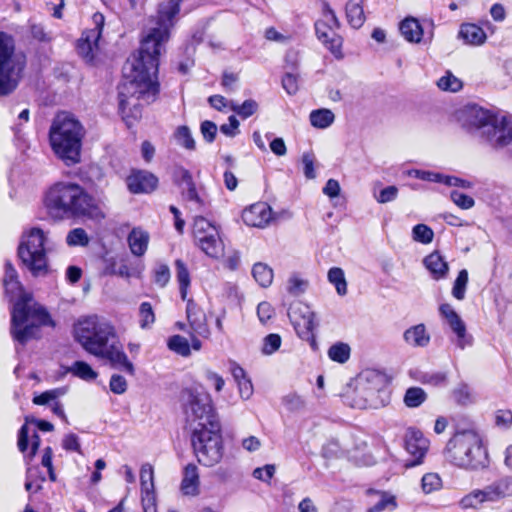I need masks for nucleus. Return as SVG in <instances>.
<instances>
[{
    "label": "nucleus",
    "mask_w": 512,
    "mask_h": 512,
    "mask_svg": "<svg viewBox=\"0 0 512 512\" xmlns=\"http://www.w3.org/2000/svg\"><path fill=\"white\" fill-rule=\"evenodd\" d=\"M424 265L433 278L438 280L446 277L449 267L438 252H433L424 258Z\"/></svg>",
    "instance_id": "obj_27"
},
{
    "label": "nucleus",
    "mask_w": 512,
    "mask_h": 512,
    "mask_svg": "<svg viewBox=\"0 0 512 512\" xmlns=\"http://www.w3.org/2000/svg\"><path fill=\"white\" fill-rule=\"evenodd\" d=\"M383 384V376L375 371L361 374L357 387L350 396L353 408L367 409L378 407V397Z\"/></svg>",
    "instance_id": "obj_11"
},
{
    "label": "nucleus",
    "mask_w": 512,
    "mask_h": 512,
    "mask_svg": "<svg viewBox=\"0 0 512 512\" xmlns=\"http://www.w3.org/2000/svg\"><path fill=\"white\" fill-rule=\"evenodd\" d=\"M281 337L279 334L271 333L263 339L261 351L264 355H271L281 346Z\"/></svg>",
    "instance_id": "obj_52"
},
{
    "label": "nucleus",
    "mask_w": 512,
    "mask_h": 512,
    "mask_svg": "<svg viewBox=\"0 0 512 512\" xmlns=\"http://www.w3.org/2000/svg\"><path fill=\"white\" fill-rule=\"evenodd\" d=\"M126 182L131 193H150L157 187L158 178L148 171L137 170L127 177Z\"/></svg>",
    "instance_id": "obj_19"
},
{
    "label": "nucleus",
    "mask_w": 512,
    "mask_h": 512,
    "mask_svg": "<svg viewBox=\"0 0 512 512\" xmlns=\"http://www.w3.org/2000/svg\"><path fill=\"white\" fill-rule=\"evenodd\" d=\"M307 288V281L299 278L296 275L288 279L287 291L293 296H299L305 292Z\"/></svg>",
    "instance_id": "obj_54"
},
{
    "label": "nucleus",
    "mask_w": 512,
    "mask_h": 512,
    "mask_svg": "<svg viewBox=\"0 0 512 512\" xmlns=\"http://www.w3.org/2000/svg\"><path fill=\"white\" fill-rule=\"evenodd\" d=\"M350 351L348 344L339 342L329 348L328 356L331 360L343 364L350 358Z\"/></svg>",
    "instance_id": "obj_39"
},
{
    "label": "nucleus",
    "mask_w": 512,
    "mask_h": 512,
    "mask_svg": "<svg viewBox=\"0 0 512 512\" xmlns=\"http://www.w3.org/2000/svg\"><path fill=\"white\" fill-rule=\"evenodd\" d=\"M326 21H317L315 31L318 39L336 56L341 57L342 40Z\"/></svg>",
    "instance_id": "obj_20"
},
{
    "label": "nucleus",
    "mask_w": 512,
    "mask_h": 512,
    "mask_svg": "<svg viewBox=\"0 0 512 512\" xmlns=\"http://www.w3.org/2000/svg\"><path fill=\"white\" fill-rule=\"evenodd\" d=\"M454 400L460 405H467L473 402V396L467 384H459L452 392Z\"/></svg>",
    "instance_id": "obj_50"
},
{
    "label": "nucleus",
    "mask_w": 512,
    "mask_h": 512,
    "mask_svg": "<svg viewBox=\"0 0 512 512\" xmlns=\"http://www.w3.org/2000/svg\"><path fill=\"white\" fill-rule=\"evenodd\" d=\"M109 387L114 394L120 395L126 392L127 381L123 376L113 374L110 378Z\"/></svg>",
    "instance_id": "obj_59"
},
{
    "label": "nucleus",
    "mask_w": 512,
    "mask_h": 512,
    "mask_svg": "<svg viewBox=\"0 0 512 512\" xmlns=\"http://www.w3.org/2000/svg\"><path fill=\"white\" fill-rule=\"evenodd\" d=\"M397 196L398 188L394 185H391L382 189L379 195L376 197V200L377 202L384 204L395 200Z\"/></svg>",
    "instance_id": "obj_63"
},
{
    "label": "nucleus",
    "mask_w": 512,
    "mask_h": 512,
    "mask_svg": "<svg viewBox=\"0 0 512 512\" xmlns=\"http://www.w3.org/2000/svg\"><path fill=\"white\" fill-rule=\"evenodd\" d=\"M94 28L83 31L76 44L78 55L87 63H92L99 51V39L104 26V16L101 13L93 15Z\"/></svg>",
    "instance_id": "obj_13"
},
{
    "label": "nucleus",
    "mask_w": 512,
    "mask_h": 512,
    "mask_svg": "<svg viewBox=\"0 0 512 512\" xmlns=\"http://www.w3.org/2000/svg\"><path fill=\"white\" fill-rule=\"evenodd\" d=\"M348 23L355 29L362 27L365 22V14L361 1L350 0L345 6Z\"/></svg>",
    "instance_id": "obj_28"
},
{
    "label": "nucleus",
    "mask_w": 512,
    "mask_h": 512,
    "mask_svg": "<svg viewBox=\"0 0 512 512\" xmlns=\"http://www.w3.org/2000/svg\"><path fill=\"white\" fill-rule=\"evenodd\" d=\"M484 502H489L485 487L483 489H475L471 491L460 500L459 504L463 509H475Z\"/></svg>",
    "instance_id": "obj_31"
},
{
    "label": "nucleus",
    "mask_w": 512,
    "mask_h": 512,
    "mask_svg": "<svg viewBox=\"0 0 512 512\" xmlns=\"http://www.w3.org/2000/svg\"><path fill=\"white\" fill-rule=\"evenodd\" d=\"M26 67V55L15 49L12 36L0 31V96L11 94Z\"/></svg>",
    "instance_id": "obj_9"
},
{
    "label": "nucleus",
    "mask_w": 512,
    "mask_h": 512,
    "mask_svg": "<svg viewBox=\"0 0 512 512\" xmlns=\"http://www.w3.org/2000/svg\"><path fill=\"white\" fill-rule=\"evenodd\" d=\"M276 471V467L273 464H266L263 467H258L254 469L252 475L254 478L261 480L263 482H269L271 478L274 476Z\"/></svg>",
    "instance_id": "obj_58"
},
{
    "label": "nucleus",
    "mask_w": 512,
    "mask_h": 512,
    "mask_svg": "<svg viewBox=\"0 0 512 512\" xmlns=\"http://www.w3.org/2000/svg\"><path fill=\"white\" fill-rule=\"evenodd\" d=\"M405 446L407 452L414 457L410 466H416L422 462L428 451L429 440L423 433L415 428H409L405 435Z\"/></svg>",
    "instance_id": "obj_17"
},
{
    "label": "nucleus",
    "mask_w": 512,
    "mask_h": 512,
    "mask_svg": "<svg viewBox=\"0 0 512 512\" xmlns=\"http://www.w3.org/2000/svg\"><path fill=\"white\" fill-rule=\"evenodd\" d=\"M450 464L465 470H478L488 465V454L481 436L474 430L455 433L443 451Z\"/></svg>",
    "instance_id": "obj_6"
},
{
    "label": "nucleus",
    "mask_w": 512,
    "mask_h": 512,
    "mask_svg": "<svg viewBox=\"0 0 512 512\" xmlns=\"http://www.w3.org/2000/svg\"><path fill=\"white\" fill-rule=\"evenodd\" d=\"M67 372L87 382L93 381L98 377V373L85 361H75L67 368Z\"/></svg>",
    "instance_id": "obj_30"
},
{
    "label": "nucleus",
    "mask_w": 512,
    "mask_h": 512,
    "mask_svg": "<svg viewBox=\"0 0 512 512\" xmlns=\"http://www.w3.org/2000/svg\"><path fill=\"white\" fill-rule=\"evenodd\" d=\"M412 237L414 241L429 244L433 240L434 232L425 224H417L412 229Z\"/></svg>",
    "instance_id": "obj_44"
},
{
    "label": "nucleus",
    "mask_w": 512,
    "mask_h": 512,
    "mask_svg": "<svg viewBox=\"0 0 512 512\" xmlns=\"http://www.w3.org/2000/svg\"><path fill=\"white\" fill-rule=\"evenodd\" d=\"M74 337L88 353L96 356L116 337L114 326L107 319L89 315L74 324Z\"/></svg>",
    "instance_id": "obj_8"
},
{
    "label": "nucleus",
    "mask_w": 512,
    "mask_h": 512,
    "mask_svg": "<svg viewBox=\"0 0 512 512\" xmlns=\"http://www.w3.org/2000/svg\"><path fill=\"white\" fill-rule=\"evenodd\" d=\"M489 502H499L512 496V476H506L485 486Z\"/></svg>",
    "instance_id": "obj_22"
},
{
    "label": "nucleus",
    "mask_w": 512,
    "mask_h": 512,
    "mask_svg": "<svg viewBox=\"0 0 512 512\" xmlns=\"http://www.w3.org/2000/svg\"><path fill=\"white\" fill-rule=\"evenodd\" d=\"M175 139L178 145L188 150L195 149V141L192 137L191 131L187 126H180L175 132Z\"/></svg>",
    "instance_id": "obj_43"
},
{
    "label": "nucleus",
    "mask_w": 512,
    "mask_h": 512,
    "mask_svg": "<svg viewBox=\"0 0 512 512\" xmlns=\"http://www.w3.org/2000/svg\"><path fill=\"white\" fill-rule=\"evenodd\" d=\"M464 123L474 128L491 146L502 148L512 143V124L506 117L478 105H469L463 110Z\"/></svg>",
    "instance_id": "obj_7"
},
{
    "label": "nucleus",
    "mask_w": 512,
    "mask_h": 512,
    "mask_svg": "<svg viewBox=\"0 0 512 512\" xmlns=\"http://www.w3.org/2000/svg\"><path fill=\"white\" fill-rule=\"evenodd\" d=\"M45 205L50 215L58 219L104 217L96 200L75 183L59 182L53 185L46 194Z\"/></svg>",
    "instance_id": "obj_4"
},
{
    "label": "nucleus",
    "mask_w": 512,
    "mask_h": 512,
    "mask_svg": "<svg viewBox=\"0 0 512 512\" xmlns=\"http://www.w3.org/2000/svg\"><path fill=\"white\" fill-rule=\"evenodd\" d=\"M450 197L451 200L462 209H470L475 204V201L472 197L456 190L451 192Z\"/></svg>",
    "instance_id": "obj_57"
},
{
    "label": "nucleus",
    "mask_w": 512,
    "mask_h": 512,
    "mask_svg": "<svg viewBox=\"0 0 512 512\" xmlns=\"http://www.w3.org/2000/svg\"><path fill=\"white\" fill-rule=\"evenodd\" d=\"M45 481L44 477L37 479V469L29 468L27 470L25 489L27 491L38 492L42 489V483Z\"/></svg>",
    "instance_id": "obj_53"
},
{
    "label": "nucleus",
    "mask_w": 512,
    "mask_h": 512,
    "mask_svg": "<svg viewBox=\"0 0 512 512\" xmlns=\"http://www.w3.org/2000/svg\"><path fill=\"white\" fill-rule=\"evenodd\" d=\"M66 242L69 246H86L89 243V237L84 229L75 228L68 233Z\"/></svg>",
    "instance_id": "obj_48"
},
{
    "label": "nucleus",
    "mask_w": 512,
    "mask_h": 512,
    "mask_svg": "<svg viewBox=\"0 0 512 512\" xmlns=\"http://www.w3.org/2000/svg\"><path fill=\"white\" fill-rule=\"evenodd\" d=\"M3 285L6 294L14 301L11 310L12 337L24 345L34 338L39 326L52 324V320L45 308L34 301L32 294L23 291L17 271L10 261L5 263Z\"/></svg>",
    "instance_id": "obj_3"
},
{
    "label": "nucleus",
    "mask_w": 512,
    "mask_h": 512,
    "mask_svg": "<svg viewBox=\"0 0 512 512\" xmlns=\"http://www.w3.org/2000/svg\"><path fill=\"white\" fill-rule=\"evenodd\" d=\"M439 312L456 335V345L460 349L470 346L472 344V337L467 335L466 325L454 308L450 304L444 303L440 305Z\"/></svg>",
    "instance_id": "obj_15"
},
{
    "label": "nucleus",
    "mask_w": 512,
    "mask_h": 512,
    "mask_svg": "<svg viewBox=\"0 0 512 512\" xmlns=\"http://www.w3.org/2000/svg\"><path fill=\"white\" fill-rule=\"evenodd\" d=\"M180 3L181 0H168L159 5L157 16L149 20L143 32L138 55L123 66L118 98L119 110L128 126L141 117V102L149 104L159 93V56L165 51Z\"/></svg>",
    "instance_id": "obj_1"
},
{
    "label": "nucleus",
    "mask_w": 512,
    "mask_h": 512,
    "mask_svg": "<svg viewBox=\"0 0 512 512\" xmlns=\"http://www.w3.org/2000/svg\"><path fill=\"white\" fill-rule=\"evenodd\" d=\"M167 345L171 351H173L183 357L190 355V352H191L190 344H189L188 340L183 336L174 335V336L170 337Z\"/></svg>",
    "instance_id": "obj_40"
},
{
    "label": "nucleus",
    "mask_w": 512,
    "mask_h": 512,
    "mask_svg": "<svg viewBox=\"0 0 512 512\" xmlns=\"http://www.w3.org/2000/svg\"><path fill=\"white\" fill-rule=\"evenodd\" d=\"M282 85L285 91L293 95L298 91V78L293 72H286L282 78Z\"/></svg>",
    "instance_id": "obj_61"
},
{
    "label": "nucleus",
    "mask_w": 512,
    "mask_h": 512,
    "mask_svg": "<svg viewBox=\"0 0 512 512\" xmlns=\"http://www.w3.org/2000/svg\"><path fill=\"white\" fill-rule=\"evenodd\" d=\"M217 130V125L212 121L206 120L201 123V134L208 143H212L214 141L217 134Z\"/></svg>",
    "instance_id": "obj_60"
},
{
    "label": "nucleus",
    "mask_w": 512,
    "mask_h": 512,
    "mask_svg": "<svg viewBox=\"0 0 512 512\" xmlns=\"http://www.w3.org/2000/svg\"><path fill=\"white\" fill-rule=\"evenodd\" d=\"M437 86L443 91L457 92L462 88V82L452 73L447 72L438 80Z\"/></svg>",
    "instance_id": "obj_45"
},
{
    "label": "nucleus",
    "mask_w": 512,
    "mask_h": 512,
    "mask_svg": "<svg viewBox=\"0 0 512 512\" xmlns=\"http://www.w3.org/2000/svg\"><path fill=\"white\" fill-rule=\"evenodd\" d=\"M141 493L154 491V470L150 464H144L140 470Z\"/></svg>",
    "instance_id": "obj_41"
},
{
    "label": "nucleus",
    "mask_w": 512,
    "mask_h": 512,
    "mask_svg": "<svg viewBox=\"0 0 512 512\" xmlns=\"http://www.w3.org/2000/svg\"><path fill=\"white\" fill-rule=\"evenodd\" d=\"M177 280L179 282L180 294L183 300H186L188 287L190 285V274L185 263L177 259L175 261Z\"/></svg>",
    "instance_id": "obj_34"
},
{
    "label": "nucleus",
    "mask_w": 512,
    "mask_h": 512,
    "mask_svg": "<svg viewBox=\"0 0 512 512\" xmlns=\"http://www.w3.org/2000/svg\"><path fill=\"white\" fill-rule=\"evenodd\" d=\"M140 327L149 328L155 321V314L149 302H143L139 308Z\"/></svg>",
    "instance_id": "obj_51"
},
{
    "label": "nucleus",
    "mask_w": 512,
    "mask_h": 512,
    "mask_svg": "<svg viewBox=\"0 0 512 512\" xmlns=\"http://www.w3.org/2000/svg\"><path fill=\"white\" fill-rule=\"evenodd\" d=\"M181 491L187 496H197L200 493V478L195 464H188L183 471Z\"/></svg>",
    "instance_id": "obj_23"
},
{
    "label": "nucleus",
    "mask_w": 512,
    "mask_h": 512,
    "mask_svg": "<svg viewBox=\"0 0 512 512\" xmlns=\"http://www.w3.org/2000/svg\"><path fill=\"white\" fill-rule=\"evenodd\" d=\"M309 118L313 127L325 129L334 122L335 116L329 109H318L313 110Z\"/></svg>",
    "instance_id": "obj_32"
},
{
    "label": "nucleus",
    "mask_w": 512,
    "mask_h": 512,
    "mask_svg": "<svg viewBox=\"0 0 512 512\" xmlns=\"http://www.w3.org/2000/svg\"><path fill=\"white\" fill-rule=\"evenodd\" d=\"M405 343L414 348H423L430 343V334L427 332L424 324H417L403 333Z\"/></svg>",
    "instance_id": "obj_24"
},
{
    "label": "nucleus",
    "mask_w": 512,
    "mask_h": 512,
    "mask_svg": "<svg viewBox=\"0 0 512 512\" xmlns=\"http://www.w3.org/2000/svg\"><path fill=\"white\" fill-rule=\"evenodd\" d=\"M288 316L297 334L302 339L311 340L314 343V330L318 323L315 320V313L310 307L304 304L292 306L288 311Z\"/></svg>",
    "instance_id": "obj_14"
},
{
    "label": "nucleus",
    "mask_w": 512,
    "mask_h": 512,
    "mask_svg": "<svg viewBox=\"0 0 512 512\" xmlns=\"http://www.w3.org/2000/svg\"><path fill=\"white\" fill-rule=\"evenodd\" d=\"M171 274L170 269L168 265L166 264H159L154 272V282L159 287H165L169 280H170Z\"/></svg>",
    "instance_id": "obj_55"
},
{
    "label": "nucleus",
    "mask_w": 512,
    "mask_h": 512,
    "mask_svg": "<svg viewBox=\"0 0 512 512\" xmlns=\"http://www.w3.org/2000/svg\"><path fill=\"white\" fill-rule=\"evenodd\" d=\"M84 134V127L79 120L68 113H59L53 120L49 131L50 145L67 166L80 162Z\"/></svg>",
    "instance_id": "obj_5"
},
{
    "label": "nucleus",
    "mask_w": 512,
    "mask_h": 512,
    "mask_svg": "<svg viewBox=\"0 0 512 512\" xmlns=\"http://www.w3.org/2000/svg\"><path fill=\"white\" fill-rule=\"evenodd\" d=\"M252 274L256 282L262 287H268L272 283L273 270L264 263L254 264Z\"/></svg>",
    "instance_id": "obj_35"
},
{
    "label": "nucleus",
    "mask_w": 512,
    "mask_h": 512,
    "mask_svg": "<svg viewBox=\"0 0 512 512\" xmlns=\"http://www.w3.org/2000/svg\"><path fill=\"white\" fill-rule=\"evenodd\" d=\"M149 239L148 232L141 228H133L127 238L131 253L137 257L143 256L147 251Z\"/></svg>",
    "instance_id": "obj_26"
},
{
    "label": "nucleus",
    "mask_w": 512,
    "mask_h": 512,
    "mask_svg": "<svg viewBox=\"0 0 512 512\" xmlns=\"http://www.w3.org/2000/svg\"><path fill=\"white\" fill-rule=\"evenodd\" d=\"M185 404L186 421L192 431L191 442L200 464L213 467L224 454L220 422L206 393L188 390Z\"/></svg>",
    "instance_id": "obj_2"
},
{
    "label": "nucleus",
    "mask_w": 512,
    "mask_h": 512,
    "mask_svg": "<svg viewBox=\"0 0 512 512\" xmlns=\"http://www.w3.org/2000/svg\"><path fill=\"white\" fill-rule=\"evenodd\" d=\"M328 281L334 285L336 292L340 296L347 294V281L343 269L332 267L327 274Z\"/></svg>",
    "instance_id": "obj_33"
},
{
    "label": "nucleus",
    "mask_w": 512,
    "mask_h": 512,
    "mask_svg": "<svg viewBox=\"0 0 512 512\" xmlns=\"http://www.w3.org/2000/svg\"><path fill=\"white\" fill-rule=\"evenodd\" d=\"M143 271V265L140 263L131 264L128 263L127 258H119L118 268L116 275L124 278L139 277Z\"/></svg>",
    "instance_id": "obj_36"
},
{
    "label": "nucleus",
    "mask_w": 512,
    "mask_h": 512,
    "mask_svg": "<svg viewBox=\"0 0 512 512\" xmlns=\"http://www.w3.org/2000/svg\"><path fill=\"white\" fill-rule=\"evenodd\" d=\"M243 222L251 227L264 228L272 219V209L264 202H258L244 209Z\"/></svg>",
    "instance_id": "obj_18"
},
{
    "label": "nucleus",
    "mask_w": 512,
    "mask_h": 512,
    "mask_svg": "<svg viewBox=\"0 0 512 512\" xmlns=\"http://www.w3.org/2000/svg\"><path fill=\"white\" fill-rule=\"evenodd\" d=\"M193 236L196 245L209 257L217 258L223 252V243L218 229L206 218L199 216L194 219Z\"/></svg>",
    "instance_id": "obj_12"
},
{
    "label": "nucleus",
    "mask_w": 512,
    "mask_h": 512,
    "mask_svg": "<svg viewBox=\"0 0 512 512\" xmlns=\"http://www.w3.org/2000/svg\"><path fill=\"white\" fill-rule=\"evenodd\" d=\"M459 37L468 45L479 46L485 43L487 36L485 31L473 23H464L460 26Z\"/></svg>",
    "instance_id": "obj_25"
},
{
    "label": "nucleus",
    "mask_w": 512,
    "mask_h": 512,
    "mask_svg": "<svg viewBox=\"0 0 512 512\" xmlns=\"http://www.w3.org/2000/svg\"><path fill=\"white\" fill-rule=\"evenodd\" d=\"M495 424L500 428H509L512 425V411L498 410L495 414Z\"/></svg>",
    "instance_id": "obj_64"
},
{
    "label": "nucleus",
    "mask_w": 512,
    "mask_h": 512,
    "mask_svg": "<svg viewBox=\"0 0 512 512\" xmlns=\"http://www.w3.org/2000/svg\"><path fill=\"white\" fill-rule=\"evenodd\" d=\"M379 495L380 499L377 503L371 506L368 512H381L387 508L394 509L396 507L395 497L386 492H375Z\"/></svg>",
    "instance_id": "obj_47"
},
{
    "label": "nucleus",
    "mask_w": 512,
    "mask_h": 512,
    "mask_svg": "<svg viewBox=\"0 0 512 512\" xmlns=\"http://www.w3.org/2000/svg\"><path fill=\"white\" fill-rule=\"evenodd\" d=\"M61 389H52L41 393L33 398V403L36 405H46L55 401L59 396L63 395Z\"/></svg>",
    "instance_id": "obj_56"
},
{
    "label": "nucleus",
    "mask_w": 512,
    "mask_h": 512,
    "mask_svg": "<svg viewBox=\"0 0 512 512\" xmlns=\"http://www.w3.org/2000/svg\"><path fill=\"white\" fill-rule=\"evenodd\" d=\"M442 486V478L438 473H426L421 479V488L425 494H431L433 492L439 491Z\"/></svg>",
    "instance_id": "obj_38"
},
{
    "label": "nucleus",
    "mask_w": 512,
    "mask_h": 512,
    "mask_svg": "<svg viewBox=\"0 0 512 512\" xmlns=\"http://www.w3.org/2000/svg\"><path fill=\"white\" fill-rule=\"evenodd\" d=\"M283 404L289 411L296 412L306 407V400L297 393H289L283 398Z\"/></svg>",
    "instance_id": "obj_49"
},
{
    "label": "nucleus",
    "mask_w": 512,
    "mask_h": 512,
    "mask_svg": "<svg viewBox=\"0 0 512 512\" xmlns=\"http://www.w3.org/2000/svg\"><path fill=\"white\" fill-rule=\"evenodd\" d=\"M96 357L106 359L112 368L125 372L131 376L135 374V367L128 359L121 346L115 342L108 344Z\"/></svg>",
    "instance_id": "obj_16"
},
{
    "label": "nucleus",
    "mask_w": 512,
    "mask_h": 512,
    "mask_svg": "<svg viewBox=\"0 0 512 512\" xmlns=\"http://www.w3.org/2000/svg\"><path fill=\"white\" fill-rule=\"evenodd\" d=\"M400 32L409 42L418 43L423 36V30L419 22L414 18H406L400 23Z\"/></svg>",
    "instance_id": "obj_29"
},
{
    "label": "nucleus",
    "mask_w": 512,
    "mask_h": 512,
    "mask_svg": "<svg viewBox=\"0 0 512 512\" xmlns=\"http://www.w3.org/2000/svg\"><path fill=\"white\" fill-rule=\"evenodd\" d=\"M48 245L47 233L40 228H31L22 236L18 247V256L34 276H39L47 271Z\"/></svg>",
    "instance_id": "obj_10"
},
{
    "label": "nucleus",
    "mask_w": 512,
    "mask_h": 512,
    "mask_svg": "<svg viewBox=\"0 0 512 512\" xmlns=\"http://www.w3.org/2000/svg\"><path fill=\"white\" fill-rule=\"evenodd\" d=\"M427 398L426 392L420 387H410L404 395V403L409 408L419 407Z\"/></svg>",
    "instance_id": "obj_37"
},
{
    "label": "nucleus",
    "mask_w": 512,
    "mask_h": 512,
    "mask_svg": "<svg viewBox=\"0 0 512 512\" xmlns=\"http://www.w3.org/2000/svg\"><path fill=\"white\" fill-rule=\"evenodd\" d=\"M174 178H175V181L177 182V184L181 188L194 183L191 173L187 169L182 168V167H179L175 170Z\"/></svg>",
    "instance_id": "obj_62"
},
{
    "label": "nucleus",
    "mask_w": 512,
    "mask_h": 512,
    "mask_svg": "<svg viewBox=\"0 0 512 512\" xmlns=\"http://www.w3.org/2000/svg\"><path fill=\"white\" fill-rule=\"evenodd\" d=\"M230 107L240 117L246 119L257 111L258 104L255 100L248 99L245 100L241 105L231 102Z\"/></svg>",
    "instance_id": "obj_46"
},
{
    "label": "nucleus",
    "mask_w": 512,
    "mask_h": 512,
    "mask_svg": "<svg viewBox=\"0 0 512 512\" xmlns=\"http://www.w3.org/2000/svg\"><path fill=\"white\" fill-rule=\"evenodd\" d=\"M186 313L191 329L196 334L207 337L209 335V328L206 315L191 299L187 301Z\"/></svg>",
    "instance_id": "obj_21"
},
{
    "label": "nucleus",
    "mask_w": 512,
    "mask_h": 512,
    "mask_svg": "<svg viewBox=\"0 0 512 512\" xmlns=\"http://www.w3.org/2000/svg\"><path fill=\"white\" fill-rule=\"evenodd\" d=\"M468 284V272L466 269H462L457 278L454 281L452 288V295L457 300H463L465 298L466 288Z\"/></svg>",
    "instance_id": "obj_42"
}]
</instances>
